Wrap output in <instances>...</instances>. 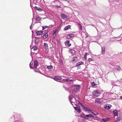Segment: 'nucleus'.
Masks as SVG:
<instances>
[{"label":"nucleus","mask_w":122,"mask_h":122,"mask_svg":"<svg viewBox=\"0 0 122 122\" xmlns=\"http://www.w3.org/2000/svg\"><path fill=\"white\" fill-rule=\"evenodd\" d=\"M34 68H36L37 67L38 65V62L37 60H35L34 61Z\"/></svg>","instance_id":"ddd939ff"},{"label":"nucleus","mask_w":122,"mask_h":122,"mask_svg":"<svg viewBox=\"0 0 122 122\" xmlns=\"http://www.w3.org/2000/svg\"><path fill=\"white\" fill-rule=\"evenodd\" d=\"M88 54V53H86L84 55H86H86Z\"/></svg>","instance_id":"79ce46f5"},{"label":"nucleus","mask_w":122,"mask_h":122,"mask_svg":"<svg viewBox=\"0 0 122 122\" xmlns=\"http://www.w3.org/2000/svg\"><path fill=\"white\" fill-rule=\"evenodd\" d=\"M109 119V117L102 118L101 120V122H106L108 121Z\"/></svg>","instance_id":"6e6552de"},{"label":"nucleus","mask_w":122,"mask_h":122,"mask_svg":"<svg viewBox=\"0 0 122 122\" xmlns=\"http://www.w3.org/2000/svg\"><path fill=\"white\" fill-rule=\"evenodd\" d=\"M33 62L31 61L30 63V69H34V67H33Z\"/></svg>","instance_id":"6ab92c4d"},{"label":"nucleus","mask_w":122,"mask_h":122,"mask_svg":"<svg viewBox=\"0 0 122 122\" xmlns=\"http://www.w3.org/2000/svg\"><path fill=\"white\" fill-rule=\"evenodd\" d=\"M60 7H61L60 6H58V7H59V8H60Z\"/></svg>","instance_id":"de8ad7c7"},{"label":"nucleus","mask_w":122,"mask_h":122,"mask_svg":"<svg viewBox=\"0 0 122 122\" xmlns=\"http://www.w3.org/2000/svg\"><path fill=\"white\" fill-rule=\"evenodd\" d=\"M63 80L64 82H69L70 81H72V80H70L69 79H64Z\"/></svg>","instance_id":"a878e982"},{"label":"nucleus","mask_w":122,"mask_h":122,"mask_svg":"<svg viewBox=\"0 0 122 122\" xmlns=\"http://www.w3.org/2000/svg\"><path fill=\"white\" fill-rule=\"evenodd\" d=\"M88 61H89V62H90L91 61H92V59L91 58H89L88 59Z\"/></svg>","instance_id":"ea45409f"},{"label":"nucleus","mask_w":122,"mask_h":122,"mask_svg":"<svg viewBox=\"0 0 122 122\" xmlns=\"http://www.w3.org/2000/svg\"><path fill=\"white\" fill-rule=\"evenodd\" d=\"M75 105L76 106L75 107L74 106H73L75 109L79 113H80L81 112V109L80 106L78 105H77L75 104Z\"/></svg>","instance_id":"20e7f679"},{"label":"nucleus","mask_w":122,"mask_h":122,"mask_svg":"<svg viewBox=\"0 0 122 122\" xmlns=\"http://www.w3.org/2000/svg\"><path fill=\"white\" fill-rule=\"evenodd\" d=\"M84 109L86 111H90V109H89L87 107H85L84 108Z\"/></svg>","instance_id":"e433bc0d"},{"label":"nucleus","mask_w":122,"mask_h":122,"mask_svg":"<svg viewBox=\"0 0 122 122\" xmlns=\"http://www.w3.org/2000/svg\"><path fill=\"white\" fill-rule=\"evenodd\" d=\"M78 103L84 109V108L85 107V106L83 104H82L81 103H80L79 102V103Z\"/></svg>","instance_id":"c756f323"},{"label":"nucleus","mask_w":122,"mask_h":122,"mask_svg":"<svg viewBox=\"0 0 122 122\" xmlns=\"http://www.w3.org/2000/svg\"><path fill=\"white\" fill-rule=\"evenodd\" d=\"M95 102L101 103V102L100 101V99L98 98H97L95 101Z\"/></svg>","instance_id":"7c9ffc66"},{"label":"nucleus","mask_w":122,"mask_h":122,"mask_svg":"<svg viewBox=\"0 0 122 122\" xmlns=\"http://www.w3.org/2000/svg\"><path fill=\"white\" fill-rule=\"evenodd\" d=\"M31 27H32V25H31L30 26V29H31Z\"/></svg>","instance_id":"c03bdc74"},{"label":"nucleus","mask_w":122,"mask_h":122,"mask_svg":"<svg viewBox=\"0 0 122 122\" xmlns=\"http://www.w3.org/2000/svg\"><path fill=\"white\" fill-rule=\"evenodd\" d=\"M70 52L71 53L72 55L74 54L75 51L73 49H72L70 50Z\"/></svg>","instance_id":"b1692460"},{"label":"nucleus","mask_w":122,"mask_h":122,"mask_svg":"<svg viewBox=\"0 0 122 122\" xmlns=\"http://www.w3.org/2000/svg\"><path fill=\"white\" fill-rule=\"evenodd\" d=\"M71 26L70 25H68L67 26L65 27L64 29V30H68L70 28Z\"/></svg>","instance_id":"4be33fe9"},{"label":"nucleus","mask_w":122,"mask_h":122,"mask_svg":"<svg viewBox=\"0 0 122 122\" xmlns=\"http://www.w3.org/2000/svg\"><path fill=\"white\" fill-rule=\"evenodd\" d=\"M86 114H84L83 115H82L81 116V117L82 118H84L85 119H86Z\"/></svg>","instance_id":"4c0bfd02"},{"label":"nucleus","mask_w":122,"mask_h":122,"mask_svg":"<svg viewBox=\"0 0 122 122\" xmlns=\"http://www.w3.org/2000/svg\"><path fill=\"white\" fill-rule=\"evenodd\" d=\"M44 46L45 49L47 50L48 49V47L47 44L46 43H44Z\"/></svg>","instance_id":"aec40b11"},{"label":"nucleus","mask_w":122,"mask_h":122,"mask_svg":"<svg viewBox=\"0 0 122 122\" xmlns=\"http://www.w3.org/2000/svg\"><path fill=\"white\" fill-rule=\"evenodd\" d=\"M115 0H112V1H114Z\"/></svg>","instance_id":"09e8293b"},{"label":"nucleus","mask_w":122,"mask_h":122,"mask_svg":"<svg viewBox=\"0 0 122 122\" xmlns=\"http://www.w3.org/2000/svg\"><path fill=\"white\" fill-rule=\"evenodd\" d=\"M113 112L115 116H117V115L118 112L116 110L114 111H113Z\"/></svg>","instance_id":"cd10ccee"},{"label":"nucleus","mask_w":122,"mask_h":122,"mask_svg":"<svg viewBox=\"0 0 122 122\" xmlns=\"http://www.w3.org/2000/svg\"><path fill=\"white\" fill-rule=\"evenodd\" d=\"M91 112L93 114L95 115H97L98 114V112H95V111H91Z\"/></svg>","instance_id":"bb28decb"},{"label":"nucleus","mask_w":122,"mask_h":122,"mask_svg":"<svg viewBox=\"0 0 122 122\" xmlns=\"http://www.w3.org/2000/svg\"><path fill=\"white\" fill-rule=\"evenodd\" d=\"M43 32L42 30L38 31H36V33L37 36H39L42 35L43 33Z\"/></svg>","instance_id":"1a4fd4ad"},{"label":"nucleus","mask_w":122,"mask_h":122,"mask_svg":"<svg viewBox=\"0 0 122 122\" xmlns=\"http://www.w3.org/2000/svg\"><path fill=\"white\" fill-rule=\"evenodd\" d=\"M87 36H86V38H87Z\"/></svg>","instance_id":"3c124183"},{"label":"nucleus","mask_w":122,"mask_h":122,"mask_svg":"<svg viewBox=\"0 0 122 122\" xmlns=\"http://www.w3.org/2000/svg\"><path fill=\"white\" fill-rule=\"evenodd\" d=\"M105 47L104 46L102 47V53L104 54L105 52Z\"/></svg>","instance_id":"412c9836"},{"label":"nucleus","mask_w":122,"mask_h":122,"mask_svg":"<svg viewBox=\"0 0 122 122\" xmlns=\"http://www.w3.org/2000/svg\"><path fill=\"white\" fill-rule=\"evenodd\" d=\"M69 41H67L65 42V43L66 46L67 47H70L71 45V44L69 43Z\"/></svg>","instance_id":"9b49d317"},{"label":"nucleus","mask_w":122,"mask_h":122,"mask_svg":"<svg viewBox=\"0 0 122 122\" xmlns=\"http://www.w3.org/2000/svg\"><path fill=\"white\" fill-rule=\"evenodd\" d=\"M84 63L82 61H80L77 63L76 64L75 67L79 66L81 65H83Z\"/></svg>","instance_id":"2eb2a0df"},{"label":"nucleus","mask_w":122,"mask_h":122,"mask_svg":"<svg viewBox=\"0 0 122 122\" xmlns=\"http://www.w3.org/2000/svg\"><path fill=\"white\" fill-rule=\"evenodd\" d=\"M120 98L122 99V96H121L120 97Z\"/></svg>","instance_id":"49530a36"},{"label":"nucleus","mask_w":122,"mask_h":122,"mask_svg":"<svg viewBox=\"0 0 122 122\" xmlns=\"http://www.w3.org/2000/svg\"><path fill=\"white\" fill-rule=\"evenodd\" d=\"M84 58L85 59H86V55H84Z\"/></svg>","instance_id":"37998d69"},{"label":"nucleus","mask_w":122,"mask_h":122,"mask_svg":"<svg viewBox=\"0 0 122 122\" xmlns=\"http://www.w3.org/2000/svg\"><path fill=\"white\" fill-rule=\"evenodd\" d=\"M47 68L50 71L53 69V67L51 65L48 66H47Z\"/></svg>","instance_id":"5701e85b"},{"label":"nucleus","mask_w":122,"mask_h":122,"mask_svg":"<svg viewBox=\"0 0 122 122\" xmlns=\"http://www.w3.org/2000/svg\"><path fill=\"white\" fill-rule=\"evenodd\" d=\"M120 117H117L116 119V121L115 122H119L120 121Z\"/></svg>","instance_id":"72a5a7b5"},{"label":"nucleus","mask_w":122,"mask_h":122,"mask_svg":"<svg viewBox=\"0 0 122 122\" xmlns=\"http://www.w3.org/2000/svg\"><path fill=\"white\" fill-rule=\"evenodd\" d=\"M34 8L36 10H39V11H42L43 10L42 9L39 7H37L36 6L34 7Z\"/></svg>","instance_id":"a211bd4d"},{"label":"nucleus","mask_w":122,"mask_h":122,"mask_svg":"<svg viewBox=\"0 0 122 122\" xmlns=\"http://www.w3.org/2000/svg\"><path fill=\"white\" fill-rule=\"evenodd\" d=\"M116 68L118 70H120L121 69L120 67L118 65L116 66Z\"/></svg>","instance_id":"2f4dec72"},{"label":"nucleus","mask_w":122,"mask_h":122,"mask_svg":"<svg viewBox=\"0 0 122 122\" xmlns=\"http://www.w3.org/2000/svg\"><path fill=\"white\" fill-rule=\"evenodd\" d=\"M73 36L74 35L73 34H70L67 35V38L68 39H70L72 37H73Z\"/></svg>","instance_id":"f3484780"},{"label":"nucleus","mask_w":122,"mask_h":122,"mask_svg":"<svg viewBox=\"0 0 122 122\" xmlns=\"http://www.w3.org/2000/svg\"><path fill=\"white\" fill-rule=\"evenodd\" d=\"M78 96L77 95H75L74 97L72 93H71L69 95V99L70 103L73 106V104L72 103H73L75 104L74 102H76L77 103H79V102L78 100Z\"/></svg>","instance_id":"f257e3e1"},{"label":"nucleus","mask_w":122,"mask_h":122,"mask_svg":"<svg viewBox=\"0 0 122 122\" xmlns=\"http://www.w3.org/2000/svg\"><path fill=\"white\" fill-rule=\"evenodd\" d=\"M42 30H44L46 28H48L49 27V26H42Z\"/></svg>","instance_id":"c9c22d12"},{"label":"nucleus","mask_w":122,"mask_h":122,"mask_svg":"<svg viewBox=\"0 0 122 122\" xmlns=\"http://www.w3.org/2000/svg\"><path fill=\"white\" fill-rule=\"evenodd\" d=\"M36 0H34V1H36Z\"/></svg>","instance_id":"603ef678"},{"label":"nucleus","mask_w":122,"mask_h":122,"mask_svg":"<svg viewBox=\"0 0 122 122\" xmlns=\"http://www.w3.org/2000/svg\"><path fill=\"white\" fill-rule=\"evenodd\" d=\"M32 49H33L34 51H36L37 49V47L35 46L32 47Z\"/></svg>","instance_id":"473e14b6"},{"label":"nucleus","mask_w":122,"mask_h":122,"mask_svg":"<svg viewBox=\"0 0 122 122\" xmlns=\"http://www.w3.org/2000/svg\"><path fill=\"white\" fill-rule=\"evenodd\" d=\"M54 79L55 81H58L59 80H60L62 79V78L60 77L56 76L54 78Z\"/></svg>","instance_id":"f8f14e48"},{"label":"nucleus","mask_w":122,"mask_h":122,"mask_svg":"<svg viewBox=\"0 0 122 122\" xmlns=\"http://www.w3.org/2000/svg\"><path fill=\"white\" fill-rule=\"evenodd\" d=\"M101 94V92L99 90H97L96 91H94L92 93V95L93 96L95 97H98L100 96Z\"/></svg>","instance_id":"f03ea898"},{"label":"nucleus","mask_w":122,"mask_h":122,"mask_svg":"<svg viewBox=\"0 0 122 122\" xmlns=\"http://www.w3.org/2000/svg\"><path fill=\"white\" fill-rule=\"evenodd\" d=\"M32 31V34H33V31Z\"/></svg>","instance_id":"8fccbe9b"},{"label":"nucleus","mask_w":122,"mask_h":122,"mask_svg":"<svg viewBox=\"0 0 122 122\" xmlns=\"http://www.w3.org/2000/svg\"><path fill=\"white\" fill-rule=\"evenodd\" d=\"M35 44H37L39 41V39L38 37H35Z\"/></svg>","instance_id":"dca6fc26"},{"label":"nucleus","mask_w":122,"mask_h":122,"mask_svg":"<svg viewBox=\"0 0 122 122\" xmlns=\"http://www.w3.org/2000/svg\"><path fill=\"white\" fill-rule=\"evenodd\" d=\"M111 107V105L110 104H106L104 106V107L106 109L109 110Z\"/></svg>","instance_id":"423d86ee"},{"label":"nucleus","mask_w":122,"mask_h":122,"mask_svg":"<svg viewBox=\"0 0 122 122\" xmlns=\"http://www.w3.org/2000/svg\"><path fill=\"white\" fill-rule=\"evenodd\" d=\"M34 71L35 72H37L38 71H37L36 70H34Z\"/></svg>","instance_id":"a18cd8bd"},{"label":"nucleus","mask_w":122,"mask_h":122,"mask_svg":"<svg viewBox=\"0 0 122 122\" xmlns=\"http://www.w3.org/2000/svg\"><path fill=\"white\" fill-rule=\"evenodd\" d=\"M78 59L77 57H74L72 59L71 61L73 63L76 62L78 61Z\"/></svg>","instance_id":"9d476101"},{"label":"nucleus","mask_w":122,"mask_h":122,"mask_svg":"<svg viewBox=\"0 0 122 122\" xmlns=\"http://www.w3.org/2000/svg\"><path fill=\"white\" fill-rule=\"evenodd\" d=\"M91 85L93 86H96V84L94 83V82H93L91 83Z\"/></svg>","instance_id":"58836bf2"},{"label":"nucleus","mask_w":122,"mask_h":122,"mask_svg":"<svg viewBox=\"0 0 122 122\" xmlns=\"http://www.w3.org/2000/svg\"><path fill=\"white\" fill-rule=\"evenodd\" d=\"M86 119H88L89 117L92 118V119H93L94 118V116L91 114L86 115Z\"/></svg>","instance_id":"0eeeda50"},{"label":"nucleus","mask_w":122,"mask_h":122,"mask_svg":"<svg viewBox=\"0 0 122 122\" xmlns=\"http://www.w3.org/2000/svg\"><path fill=\"white\" fill-rule=\"evenodd\" d=\"M15 118L14 117H11V118H10V121H11L12 122L14 121Z\"/></svg>","instance_id":"f704fd0d"},{"label":"nucleus","mask_w":122,"mask_h":122,"mask_svg":"<svg viewBox=\"0 0 122 122\" xmlns=\"http://www.w3.org/2000/svg\"><path fill=\"white\" fill-rule=\"evenodd\" d=\"M57 31V30H54L53 32V38H55L56 36V33Z\"/></svg>","instance_id":"393cba45"},{"label":"nucleus","mask_w":122,"mask_h":122,"mask_svg":"<svg viewBox=\"0 0 122 122\" xmlns=\"http://www.w3.org/2000/svg\"><path fill=\"white\" fill-rule=\"evenodd\" d=\"M80 87V85H74L72 87V91L77 92L78 91Z\"/></svg>","instance_id":"7ed1b4c3"},{"label":"nucleus","mask_w":122,"mask_h":122,"mask_svg":"<svg viewBox=\"0 0 122 122\" xmlns=\"http://www.w3.org/2000/svg\"><path fill=\"white\" fill-rule=\"evenodd\" d=\"M48 31H47L45 34H44L42 36V37L44 39H46L47 38L48 36Z\"/></svg>","instance_id":"4468645a"},{"label":"nucleus","mask_w":122,"mask_h":122,"mask_svg":"<svg viewBox=\"0 0 122 122\" xmlns=\"http://www.w3.org/2000/svg\"><path fill=\"white\" fill-rule=\"evenodd\" d=\"M61 17L63 19L65 20H67L68 19V17L66 15L64 14H62L61 15Z\"/></svg>","instance_id":"39448f33"},{"label":"nucleus","mask_w":122,"mask_h":122,"mask_svg":"<svg viewBox=\"0 0 122 122\" xmlns=\"http://www.w3.org/2000/svg\"><path fill=\"white\" fill-rule=\"evenodd\" d=\"M36 19L37 20L40 21L41 19V18L38 16H37L36 17Z\"/></svg>","instance_id":"c85d7f7f"},{"label":"nucleus","mask_w":122,"mask_h":122,"mask_svg":"<svg viewBox=\"0 0 122 122\" xmlns=\"http://www.w3.org/2000/svg\"><path fill=\"white\" fill-rule=\"evenodd\" d=\"M79 25H80V29L81 30L82 28V26L80 24H79Z\"/></svg>","instance_id":"a19ab883"}]
</instances>
